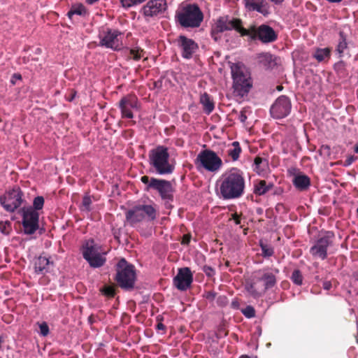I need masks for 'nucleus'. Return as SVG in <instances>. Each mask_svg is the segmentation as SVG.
<instances>
[{
    "instance_id": "1",
    "label": "nucleus",
    "mask_w": 358,
    "mask_h": 358,
    "mask_svg": "<svg viewBox=\"0 0 358 358\" xmlns=\"http://www.w3.org/2000/svg\"><path fill=\"white\" fill-rule=\"evenodd\" d=\"M219 192L225 200L241 198L245 193V180L242 171L232 168L220 178Z\"/></svg>"
},
{
    "instance_id": "2",
    "label": "nucleus",
    "mask_w": 358,
    "mask_h": 358,
    "mask_svg": "<svg viewBox=\"0 0 358 358\" xmlns=\"http://www.w3.org/2000/svg\"><path fill=\"white\" fill-rule=\"evenodd\" d=\"M175 19L182 27L197 28L203 20V13L196 3H187L176 11Z\"/></svg>"
},
{
    "instance_id": "3",
    "label": "nucleus",
    "mask_w": 358,
    "mask_h": 358,
    "mask_svg": "<svg viewBox=\"0 0 358 358\" xmlns=\"http://www.w3.org/2000/svg\"><path fill=\"white\" fill-rule=\"evenodd\" d=\"M157 210L155 205L138 204L128 210L125 214L126 222L131 227L141 222H151L156 220Z\"/></svg>"
},
{
    "instance_id": "4",
    "label": "nucleus",
    "mask_w": 358,
    "mask_h": 358,
    "mask_svg": "<svg viewBox=\"0 0 358 358\" xmlns=\"http://www.w3.org/2000/svg\"><path fill=\"white\" fill-rule=\"evenodd\" d=\"M149 164L159 175H167L173 173L174 166L169 163L168 148L158 145L149 152Z\"/></svg>"
},
{
    "instance_id": "5",
    "label": "nucleus",
    "mask_w": 358,
    "mask_h": 358,
    "mask_svg": "<svg viewBox=\"0 0 358 358\" xmlns=\"http://www.w3.org/2000/svg\"><path fill=\"white\" fill-rule=\"evenodd\" d=\"M231 72L234 92L241 97L248 94L252 84L249 80V76L245 71L244 65L241 62L231 64Z\"/></svg>"
},
{
    "instance_id": "6",
    "label": "nucleus",
    "mask_w": 358,
    "mask_h": 358,
    "mask_svg": "<svg viewBox=\"0 0 358 358\" xmlns=\"http://www.w3.org/2000/svg\"><path fill=\"white\" fill-rule=\"evenodd\" d=\"M115 280L123 289L134 288L136 281V271L134 265L128 263L125 259H121L116 266Z\"/></svg>"
},
{
    "instance_id": "7",
    "label": "nucleus",
    "mask_w": 358,
    "mask_h": 358,
    "mask_svg": "<svg viewBox=\"0 0 358 358\" xmlns=\"http://www.w3.org/2000/svg\"><path fill=\"white\" fill-rule=\"evenodd\" d=\"M141 181L145 185V191L156 190L162 199L171 201L173 200L174 189L170 181L152 177L150 178L148 176H142Z\"/></svg>"
},
{
    "instance_id": "8",
    "label": "nucleus",
    "mask_w": 358,
    "mask_h": 358,
    "mask_svg": "<svg viewBox=\"0 0 358 358\" xmlns=\"http://www.w3.org/2000/svg\"><path fill=\"white\" fill-rule=\"evenodd\" d=\"M194 164L198 169H203L210 172H217L223 164L221 158L214 151L208 149L198 154Z\"/></svg>"
},
{
    "instance_id": "9",
    "label": "nucleus",
    "mask_w": 358,
    "mask_h": 358,
    "mask_svg": "<svg viewBox=\"0 0 358 358\" xmlns=\"http://www.w3.org/2000/svg\"><path fill=\"white\" fill-rule=\"evenodd\" d=\"M235 30L241 36H247L246 29L243 27V22L239 18L231 17L228 15L220 17L212 27L211 34L222 33L226 31Z\"/></svg>"
},
{
    "instance_id": "10",
    "label": "nucleus",
    "mask_w": 358,
    "mask_h": 358,
    "mask_svg": "<svg viewBox=\"0 0 358 358\" xmlns=\"http://www.w3.org/2000/svg\"><path fill=\"white\" fill-rule=\"evenodd\" d=\"M334 234L332 231H327L319 237L310 248V253L316 259L324 260L327 258V250L329 247L333 245Z\"/></svg>"
},
{
    "instance_id": "11",
    "label": "nucleus",
    "mask_w": 358,
    "mask_h": 358,
    "mask_svg": "<svg viewBox=\"0 0 358 358\" xmlns=\"http://www.w3.org/2000/svg\"><path fill=\"white\" fill-rule=\"evenodd\" d=\"M247 36L252 41L259 40L263 43H270L275 41L278 34L275 30L267 24L260 26H250L246 29Z\"/></svg>"
},
{
    "instance_id": "12",
    "label": "nucleus",
    "mask_w": 358,
    "mask_h": 358,
    "mask_svg": "<svg viewBox=\"0 0 358 358\" xmlns=\"http://www.w3.org/2000/svg\"><path fill=\"white\" fill-rule=\"evenodd\" d=\"M24 194L19 187H15L0 196V204L8 212L13 213L22 203Z\"/></svg>"
},
{
    "instance_id": "13",
    "label": "nucleus",
    "mask_w": 358,
    "mask_h": 358,
    "mask_svg": "<svg viewBox=\"0 0 358 358\" xmlns=\"http://www.w3.org/2000/svg\"><path fill=\"white\" fill-rule=\"evenodd\" d=\"M20 211L24 233L28 235L34 234L39 228V213L31 206L22 208Z\"/></svg>"
},
{
    "instance_id": "14",
    "label": "nucleus",
    "mask_w": 358,
    "mask_h": 358,
    "mask_svg": "<svg viewBox=\"0 0 358 358\" xmlns=\"http://www.w3.org/2000/svg\"><path fill=\"white\" fill-rule=\"evenodd\" d=\"M292 103L290 99L285 95L280 96L272 104L270 113L275 119H282L287 117L291 112Z\"/></svg>"
},
{
    "instance_id": "15",
    "label": "nucleus",
    "mask_w": 358,
    "mask_h": 358,
    "mask_svg": "<svg viewBox=\"0 0 358 358\" xmlns=\"http://www.w3.org/2000/svg\"><path fill=\"white\" fill-rule=\"evenodd\" d=\"M121 33L117 29L106 28L99 34L101 46L117 50L120 48L121 42L118 38Z\"/></svg>"
},
{
    "instance_id": "16",
    "label": "nucleus",
    "mask_w": 358,
    "mask_h": 358,
    "mask_svg": "<svg viewBox=\"0 0 358 358\" xmlns=\"http://www.w3.org/2000/svg\"><path fill=\"white\" fill-rule=\"evenodd\" d=\"M192 282L193 274L189 267L179 268L173 278L174 285L180 291H185L189 288Z\"/></svg>"
},
{
    "instance_id": "17",
    "label": "nucleus",
    "mask_w": 358,
    "mask_h": 358,
    "mask_svg": "<svg viewBox=\"0 0 358 358\" xmlns=\"http://www.w3.org/2000/svg\"><path fill=\"white\" fill-rule=\"evenodd\" d=\"M178 45L181 50V56L184 59H189L199 49L198 44L192 38L180 35L177 39Z\"/></svg>"
},
{
    "instance_id": "18",
    "label": "nucleus",
    "mask_w": 358,
    "mask_h": 358,
    "mask_svg": "<svg viewBox=\"0 0 358 358\" xmlns=\"http://www.w3.org/2000/svg\"><path fill=\"white\" fill-rule=\"evenodd\" d=\"M166 8L165 0H150L143 6L141 12L145 17L150 18L162 13Z\"/></svg>"
},
{
    "instance_id": "19",
    "label": "nucleus",
    "mask_w": 358,
    "mask_h": 358,
    "mask_svg": "<svg viewBox=\"0 0 358 358\" xmlns=\"http://www.w3.org/2000/svg\"><path fill=\"white\" fill-rule=\"evenodd\" d=\"M273 271L274 273L269 271L268 269H263L256 272L255 279L257 282H263L264 283V287L262 289L264 293L276 285L277 279L275 274L279 273V270L275 268Z\"/></svg>"
},
{
    "instance_id": "20",
    "label": "nucleus",
    "mask_w": 358,
    "mask_h": 358,
    "mask_svg": "<svg viewBox=\"0 0 358 358\" xmlns=\"http://www.w3.org/2000/svg\"><path fill=\"white\" fill-rule=\"evenodd\" d=\"M119 107L123 118L131 119L134 117L132 109L138 108V99L134 95H127L120 99Z\"/></svg>"
},
{
    "instance_id": "21",
    "label": "nucleus",
    "mask_w": 358,
    "mask_h": 358,
    "mask_svg": "<svg viewBox=\"0 0 358 358\" xmlns=\"http://www.w3.org/2000/svg\"><path fill=\"white\" fill-rule=\"evenodd\" d=\"M243 3L248 11H257L264 16L270 13L269 6L264 0H243Z\"/></svg>"
},
{
    "instance_id": "22",
    "label": "nucleus",
    "mask_w": 358,
    "mask_h": 358,
    "mask_svg": "<svg viewBox=\"0 0 358 358\" xmlns=\"http://www.w3.org/2000/svg\"><path fill=\"white\" fill-rule=\"evenodd\" d=\"M292 183L296 189L303 192L306 191L310 186V179L308 176L299 173L294 176Z\"/></svg>"
},
{
    "instance_id": "23",
    "label": "nucleus",
    "mask_w": 358,
    "mask_h": 358,
    "mask_svg": "<svg viewBox=\"0 0 358 358\" xmlns=\"http://www.w3.org/2000/svg\"><path fill=\"white\" fill-rule=\"evenodd\" d=\"M274 185L273 182L264 180H259L254 182V190L255 194L258 196H262L266 194L269 190L273 189Z\"/></svg>"
},
{
    "instance_id": "24",
    "label": "nucleus",
    "mask_w": 358,
    "mask_h": 358,
    "mask_svg": "<svg viewBox=\"0 0 358 358\" xmlns=\"http://www.w3.org/2000/svg\"><path fill=\"white\" fill-rule=\"evenodd\" d=\"M50 264H53V262H50L46 257L41 255L35 260V272L38 274L47 273L49 271Z\"/></svg>"
},
{
    "instance_id": "25",
    "label": "nucleus",
    "mask_w": 358,
    "mask_h": 358,
    "mask_svg": "<svg viewBox=\"0 0 358 358\" xmlns=\"http://www.w3.org/2000/svg\"><path fill=\"white\" fill-rule=\"evenodd\" d=\"M83 256L85 259L90 258L99 253L96 245L93 239L87 240L82 248Z\"/></svg>"
},
{
    "instance_id": "26",
    "label": "nucleus",
    "mask_w": 358,
    "mask_h": 358,
    "mask_svg": "<svg viewBox=\"0 0 358 358\" xmlns=\"http://www.w3.org/2000/svg\"><path fill=\"white\" fill-rule=\"evenodd\" d=\"M258 62L266 69L273 68L275 64V59L269 52H261L257 55Z\"/></svg>"
},
{
    "instance_id": "27",
    "label": "nucleus",
    "mask_w": 358,
    "mask_h": 358,
    "mask_svg": "<svg viewBox=\"0 0 358 358\" xmlns=\"http://www.w3.org/2000/svg\"><path fill=\"white\" fill-rule=\"evenodd\" d=\"M331 49L330 48H317L313 54L318 62H327L331 57Z\"/></svg>"
},
{
    "instance_id": "28",
    "label": "nucleus",
    "mask_w": 358,
    "mask_h": 358,
    "mask_svg": "<svg viewBox=\"0 0 358 358\" xmlns=\"http://www.w3.org/2000/svg\"><path fill=\"white\" fill-rule=\"evenodd\" d=\"M200 103L202 104L206 113L210 114L215 108L214 103L209 94L204 93L201 95Z\"/></svg>"
},
{
    "instance_id": "29",
    "label": "nucleus",
    "mask_w": 358,
    "mask_h": 358,
    "mask_svg": "<svg viewBox=\"0 0 358 358\" xmlns=\"http://www.w3.org/2000/svg\"><path fill=\"white\" fill-rule=\"evenodd\" d=\"M87 13V10L83 4L82 3H75L73 4L67 13L68 17L71 19L73 15H78L80 16H85Z\"/></svg>"
},
{
    "instance_id": "30",
    "label": "nucleus",
    "mask_w": 358,
    "mask_h": 358,
    "mask_svg": "<svg viewBox=\"0 0 358 358\" xmlns=\"http://www.w3.org/2000/svg\"><path fill=\"white\" fill-rule=\"evenodd\" d=\"M242 150L238 141H234L231 143V147L227 150L228 155L232 159L233 161H236L240 156Z\"/></svg>"
},
{
    "instance_id": "31",
    "label": "nucleus",
    "mask_w": 358,
    "mask_h": 358,
    "mask_svg": "<svg viewBox=\"0 0 358 358\" xmlns=\"http://www.w3.org/2000/svg\"><path fill=\"white\" fill-rule=\"evenodd\" d=\"M347 48L348 43L346 41V36L343 31H340L338 43L336 49V51L338 54L339 57H342L343 56L344 51L347 49Z\"/></svg>"
},
{
    "instance_id": "32",
    "label": "nucleus",
    "mask_w": 358,
    "mask_h": 358,
    "mask_svg": "<svg viewBox=\"0 0 358 358\" xmlns=\"http://www.w3.org/2000/svg\"><path fill=\"white\" fill-rule=\"evenodd\" d=\"M255 170L259 174L264 172L268 166L266 159L257 156L254 160Z\"/></svg>"
},
{
    "instance_id": "33",
    "label": "nucleus",
    "mask_w": 358,
    "mask_h": 358,
    "mask_svg": "<svg viewBox=\"0 0 358 358\" xmlns=\"http://www.w3.org/2000/svg\"><path fill=\"white\" fill-rule=\"evenodd\" d=\"M85 260H87L90 265L94 268L101 267L106 262V259L102 257L99 252L90 258L86 259Z\"/></svg>"
},
{
    "instance_id": "34",
    "label": "nucleus",
    "mask_w": 358,
    "mask_h": 358,
    "mask_svg": "<svg viewBox=\"0 0 358 358\" xmlns=\"http://www.w3.org/2000/svg\"><path fill=\"white\" fill-rule=\"evenodd\" d=\"M256 285L257 282H253L245 285V289L247 292L255 298L260 296L264 293L262 292V289L259 290V289L257 288Z\"/></svg>"
},
{
    "instance_id": "35",
    "label": "nucleus",
    "mask_w": 358,
    "mask_h": 358,
    "mask_svg": "<svg viewBox=\"0 0 358 358\" xmlns=\"http://www.w3.org/2000/svg\"><path fill=\"white\" fill-rule=\"evenodd\" d=\"M290 279L295 285H301L303 284V276L299 269H294Z\"/></svg>"
},
{
    "instance_id": "36",
    "label": "nucleus",
    "mask_w": 358,
    "mask_h": 358,
    "mask_svg": "<svg viewBox=\"0 0 358 358\" xmlns=\"http://www.w3.org/2000/svg\"><path fill=\"white\" fill-rule=\"evenodd\" d=\"M260 247L262 250V255L264 257H270L273 255L274 250L272 246L261 243Z\"/></svg>"
},
{
    "instance_id": "37",
    "label": "nucleus",
    "mask_w": 358,
    "mask_h": 358,
    "mask_svg": "<svg viewBox=\"0 0 358 358\" xmlns=\"http://www.w3.org/2000/svg\"><path fill=\"white\" fill-rule=\"evenodd\" d=\"M128 50L129 55L127 57L129 59H133L135 61H138L142 57L141 53L143 52L142 49L136 48L129 49Z\"/></svg>"
},
{
    "instance_id": "38",
    "label": "nucleus",
    "mask_w": 358,
    "mask_h": 358,
    "mask_svg": "<svg viewBox=\"0 0 358 358\" xmlns=\"http://www.w3.org/2000/svg\"><path fill=\"white\" fill-rule=\"evenodd\" d=\"M12 231V224L10 221H0V232L8 235Z\"/></svg>"
},
{
    "instance_id": "39",
    "label": "nucleus",
    "mask_w": 358,
    "mask_h": 358,
    "mask_svg": "<svg viewBox=\"0 0 358 358\" xmlns=\"http://www.w3.org/2000/svg\"><path fill=\"white\" fill-rule=\"evenodd\" d=\"M146 0H120L124 8H131L141 4Z\"/></svg>"
},
{
    "instance_id": "40",
    "label": "nucleus",
    "mask_w": 358,
    "mask_h": 358,
    "mask_svg": "<svg viewBox=\"0 0 358 358\" xmlns=\"http://www.w3.org/2000/svg\"><path fill=\"white\" fill-rule=\"evenodd\" d=\"M101 292L109 298H113L115 295V289L113 285H105L101 289Z\"/></svg>"
},
{
    "instance_id": "41",
    "label": "nucleus",
    "mask_w": 358,
    "mask_h": 358,
    "mask_svg": "<svg viewBox=\"0 0 358 358\" xmlns=\"http://www.w3.org/2000/svg\"><path fill=\"white\" fill-rule=\"evenodd\" d=\"M44 205V199L43 196H38L34 198L33 201V209L36 211L41 210Z\"/></svg>"
},
{
    "instance_id": "42",
    "label": "nucleus",
    "mask_w": 358,
    "mask_h": 358,
    "mask_svg": "<svg viewBox=\"0 0 358 358\" xmlns=\"http://www.w3.org/2000/svg\"><path fill=\"white\" fill-rule=\"evenodd\" d=\"M242 313L248 318H252L255 316V310L252 306H248L242 310Z\"/></svg>"
},
{
    "instance_id": "43",
    "label": "nucleus",
    "mask_w": 358,
    "mask_h": 358,
    "mask_svg": "<svg viewBox=\"0 0 358 358\" xmlns=\"http://www.w3.org/2000/svg\"><path fill=\"white\" fill-rule=\"evenodd\" d=\"M40 334L43 336H46L49 334V327L45 322L39 324Z\"/></svg>"
},
{
    "instance_id": "44",
    "label": "nucleus",
    "mask_w": 358,
    "mask_h": 358,
    "mask_svg": "<svg viewBox=\"0 0 358 358\" xmlns=\"http://www.w3.org/2000/svg\"><path fill=\"white\" fill-rule=\"evenodd\" d=\"M157 324L156 325V329L159 331L162 330L164 333L166 331V327L162 323L163 317L160 315L157 317Z\"/></svg>"
},
{
    "instance_id": "45",
    "label": "nucleus",
    "mask_w": 358,
    "mask_h": 358,
    "mask_svg": "<svg viewBox=\"0 0 358 358\" xmlns=\"http://www.w3.org/2000/svg\"><path fill=\"white\" fill-rule=\"evenodd\" d=\"M203 271L206 273V275L208 277H212L215 275V270L210 266L205 265L203 267Z\"/></svg>"
},
{
    "instance_id": "46",
    "label": "nucleus",
    "mask_w": 358,
    "mask_h": 358,
    "mask_svg": "<svg viewBox=\"0 0 358 358\" xmlns=\"http://www.w3.org/2000/svg\"><path fill=\"white\" fill-rule=\"evenodd\" d=\"M358 159V157L354 155H348L346 157V159L344 162V166H348L351 165L354 162Z\"/></svg>"
},
{
    "instance_id": "47",
    "label": "nucleus",
    "mask_w": 358,
    "mask_h": 358,
    "mask_svg": "<svg viewBox=\"0 0 358 358\" xmlns=\"http://www.w3.org/2000/svg\"><path fill=\"white\" fill-rule=\"evenodd\" d=\"M83 206L85 208L86 210H90V206L92 203V200L90 196H85L83 199L82 201Z\"/></svg>"
},
{
    "instance_id": "48",
    "label": "nucleus",
    "mask_w": 358,
    "mask_h": 358,
    "mask_svg": "<svg viewBox=\"0 0 358 358\" xmlns=\"http://www.w3.org/2000/svg\"><path fill=\"white\" fill-rule=\"evenodd\" d=\"M191 240V235L189 234H184L182 238L181 243L182 245H188Z\"/></svg>"
},
{
    "instance_id": "49",
    "label": "nucleus",
    "mask_w": 358,
    "mask_h": 358,
    "mask_svg": "<svg viewBox=\"0 0 358 358\" xmlns=\"http://www.w3.org/2000/svg\"><path fill=\"white\" fill-rule=\"evenodd\" d=\"M231 220H233L236 224L238 225L241 224V217L240 215L236 213L232 214Z\"/></svg>"
},
{
    "instance_id": "50",
    "label": "nucleus",
    "mask_w": 358,
    "mask_h": 358,
    "mask_svg": "<svg viewBox=\"0 0 358 358\" xmlns=\"http://www.w3.org/2000/svg\"><path fill=\"white\" fill-rule=\"evenodd\" d=\"M238 119L239 120L244 123L246 120H247V116L245 115V109H243L241 111V113L239 115V117H238Z\"/></svg>"
},
{
    "instance_id": "51",
    "label": "nucleus",
    "mask_w": 358,
    "mask_h": 358,
    "mask_svg": "<svg viewBox=\"0 0 358 358\" xmlns=\"http://www.w3.org/2000/svg\"><path fill=\"white\" fill-rule=\"evenodd\" d=\"M322 285L323 288L326 290H329L332 287L331 282L330 281H324Z\"/></svg>"
},
{
    "instance_id": "52",
    "label": "nucleus",
    "mask_w": 358,
    "mask_h": 358,
    "mask_svg": "<svg viewBox=\"0 0 358 358\" xmlns=\"http://www.w3.org/2000/svg\"><path fill=\"white\" fill-rule=\"evenodd\" d=\"M13 79H16V80H22V76H21V74H20V73H14V74L13 75L11 82H12V83H13V84H15V81L13 80Z\"/></svg>"
},
{
    "instance_id": "53",
    "label": "nucleus",
    "mask_w": 358,
    "mask_h": 358,
    "mask_svg": "<svg viewBox=\"0 0 358 358\" xmlns=\"http://www.w3.org/2000/svg\"><path fill=\"white\" fill-rule=\"evenodd\" d=\"M320 150L326 151L327 153H329L330 147L329 145H323L321 146Z\"/></svg>"
},
{
    "instance_id": "54",
    "label": "nucleus",
    "mask_w": 358,
    "mask_h": 358,
    "mask_svg": "<svg viewBox=\"0 0 358 358\" xmlns=\"http://www.w3.org/2000/svg\"><path fill=\"white\" fill-rule=\"evenodd\" d=\"M231 306L234 309H238L239 306V303L237 301H234L231 302Z\"/></svg>"
},
{
    "instance_id": "55",
    "label": "nucleus",
    "mask_w": 358,
    "mask_h": 358,
    "mask_svg": "<svg viewBox=\"0 0 358 358\" xmlns=\"http://www.w3.org/2000/svg\"><path fill=\"white\" fill-rule=\"evenodd\" d=\"M270 1L275 4H280L284 1V0H270Z\"/></svg>"
},
{
    "instance_id": "56",
    "label": "nucleus",
    "mask_w": 358,
    "mask_h": 358,
    "mask_svg": "<svg viewBox=\"0 0 358 358\" xmlns=\"http://www.w3.org/2000/svg\"><path fill=\"white\" fill-rule=\"evenodd\" d=\"M99 0H86V2L89 4H93L97 2Z\"/></svg>"
},
{
    "instance_id": "57",
    "label": "nucleus",
    "mask_w": 358,
    "mask_h": 358,
    "mask_svg": "<svg viewBox=\"0 0 358 358\" xmlns=\"http://www.w3.org/2000/svg\"><path fill=\"white\" fill-rule=\"evenodd\" d=\"M257 357H250L248 355H241L239 358H256Z\"/></svg>"
},
{
    "instance_id": "58",
    "label": "nucleus",
    "mask_w": 358,
    "mask_h": 358,
    "mask_svg": "<svg viewBox=\"0 0 358 358\" xmlns=\"http://www.w3.org/2000/svg\"><path fill=\"white\" fill-rule=\"evenodd\" d=\"M354 151L355 153H358V143L355 145Z\"/></svg>"
},
{
    "instance_id": "59",
    "label": "nucleus",
    "mask_w": 358,
    "mask_h": 358,
    "mask_svg": "<svg viewBox=\"0 0 358 358\" xmlns=\"http://www.w3.org/2000/svg\"><path fill=\"white\" fill-rule=\"evenodd\" d=\"M276 89L278 91H281L283 89V87L282 85H278Z\"/></svg>"
},
{
    "instance_id": "60",
    "label": "nucleus",
    "mask_w": 358,
    "mask_h": 358,
    "mask_svg": "<svg viewBox=\"0 0 358 358\" xmlns=\"http://www.w3.org/2000/svg\"><path fill=\"white\" fill-rule=\"evenodd\" d=\"M74 96H75V94H73V95H72V98L69 99V101H71L73 99Z\"/></svg>"
},
{
    "instance_id": "61",
    "label": "nucleus",
    "mask_w": 358,
    "mask_h": 358,
    "mask_svg": "<svg viewBox=\"0 0 358 358\" xmlns=\"http://www.w3.org/2000/svg\"><path fill=\"white\" fill-rule=\"evenodd\" d=\"M357 214H358V208H357Z\"/></svg>"
},
{
    "instance_id": "62",
    "label": "nucleus",
    "mask_w": 358,
    "mask_h": 358,
    "mask_svg": "<svg viewBox=\"0 0 358 358\" xmlns=\"http://www.w3.org/2000/svg\"><path fill=\"white\" fill-rule=\"evenodd\" d=\"M356 1H357V3H358V0H356Z\"/></svg>"
},
{
    "instance_id": "63",
    "label": "nucleus",
    "mask_w": 358,
    "mask_h": 358,
    "mask_svg": "<svg viewBox=\"0 0 358 358\" xmlns=\"http://www.w3.org/2000/svg\"><path fill=\"white\" fill-rule=\"evenodd\" d=\"M256 358H257V357H256Z\"/></svg>"
}]
</instances>
